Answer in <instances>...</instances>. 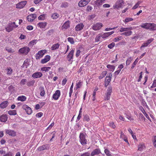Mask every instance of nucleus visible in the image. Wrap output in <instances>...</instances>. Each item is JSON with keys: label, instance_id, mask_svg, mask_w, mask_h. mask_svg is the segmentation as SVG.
<instances>
[{"label": "nucleus", "instance_id": "37998d69", "mask_svg": "<svg viewBox=\"0 0 156 156\" xmlns=\"http://www.w3.org/2000/svg\"><path fill=\"white\" fill-rule=\"evenodd\" d=\"M105 153L108 156H111V153L109 150L107 149H105L104 151Z\"/></svg>", "mask_w": 156, "mask_h": 156}, {"label": "nucleus", "instance_id": "864d4df0", "mask_svg": "<svg viewBox=\"0 0 156 156\" xmlns=\"http://www.w3.org/2000/svg\"><path fill=\"white\" fill-rule=\"evenodd\" d=\"M109 126L113 129H115V125L114 123L113 122H109Z\"/></svg>", "mask_w": 156, "mask_h": 156}, {"label": "nucleus", "instance_id": "6ab92c4d", "mask_svg": "<svg viewBox=\"0 0 156 156\" xmlns=\"http://www.w3.org/2000/svg\"><path fill=\"white\" fill-rule=\"evenodd\" d=\"M84 26L83 23H79L75 27V30L77 31H80L83 29Z\"/></svg>", "mask_w": 156, "mask_h": 156}, {"label": "nucleus", "instance_id": "58836bf2", "mask_svg": "<svg viewBox=\"0 0 156 156\" xmlns=\"http://www.w3.org/2000/svg\"><path fill=\"white\" fill-rule=\"evenodd\" d=\"M133 20V19L132 18L130 17H126L125 18L123 22L125 23H128L129 22L132 21Z\"/></svg>", "mask_w": 156, "mask_h": 156}, {"label": "nucleus", "instance_id": "680f3d73", "mask_svg": "<svg viewBox=\"0 0 156 156\" xmlns=\"http://www.w3.org/2000/svg\"><path fill=\"white\" fill-rule=\"evenodd\" d=\"M122 39V37H115L114 39V41L115 42H117L120 40Z\"/></svg>", "mask_w": 156, "mask_h": 156}, {"label": "nucleus", "instance_id": "a19ab883", "mask_svg": "<svg viewBox=\"0 0 156 156\" xmlns=\"http://www.w3.org/2000/svg\"><path fill=\"white\" fill-rule=\"evenodd\" d=\"M107 74V71H105L103 72L100 76L99 77V78L100 79H102L106 76Z\"/></svg>", "mask_w": 156, "mask_h": 156}, {"label": "nucleus", "instance_id": "393cba45", "mask_svg": "<svg viewBox=\"0 0 156 156\" xmlns=\"http://www.w3.org/2000/svg\"><path fill=\"white\" fill-rule=\"evenodd\" d=\"M47 25V23L46 22H40L37 24V26L38 27L41 28H44Z\"/></svg>", "mask_w": 156, "mask_h": 156}, {"label": "nucleus", "instance_id": "7ed1b4c3", "mask_svg": "<svg viewBox=\"0 0 156 156\" xmlns=\"http://www.w3.org/2000/svg\"><path fill=\"white\" fill-rule=\"evenodd\" d=\"M80 142L82 145H84L87 144V136L85 133H80Z\"/></svg>", "mask_w": 156, "mask_h": 156}, {"label": "nucleus", "instance_id": "774afa93", "mask_svg": "<svg viewBox=\"0 0 156 156\" xmlns=\"http://www.w3.org/2000/svg\"><path fill=\"white\" fill-rule=\"evenodd\" d=\"M153 143L154 146L156 147V136L154 137L153 140Z\"/></svg>", "mask_w": 156, "mask_h": 156}, {"label": "nucleus", "instance_id": "a878e982", "mask_svg": "<svg viewBox=\"0 0 156 156\" xmlns=\"http://www.w3.org/2000/svg\"><path fill=\"white\" fill-rule=\"evenodd\" d=\"M8 105V102L7 101H5L2 102L0 105V107L2 108H4L6 107Z\"/></svg>", "mask_w": 156, "mask_h": 156}, {"label": "nucleus", "instance_id": "72a5a7b5", "mask_svg": "<svg viewBox=\"0 0 156 156\" xmlns=\"http://www.w3.org/2000/svg\"><path fill=\"white\" fill-rule=\"evenodd\" d=\"M39 90L41 91L40 95L41 96H43L45 94V91H44V88L42 87H39Z\"/></svg>", "mask_w": 156, "mask_h": 156}, {"label": "nucleus", "instance_id": "0eeeda50", "mask_svg": "<svg viewBox=\"0 0 156 156\" xmlns=\"http://www.w3.org/2000/svg\"><path fill=\"white\" fill-rule=\"evenodd\" d=\"M30 50V49L28 47H25L20 48L19 51L20 53L24 55H27Z\"/></svg>", "mask_w": 156, "mask_h": 156}, {"label": "nucleus", "instance_id": "e2e57ef3", "mask_svg": "<svg viewBox=\"0 0 156 156\" xmlns=\"http://www.w3.org/2000/svg\"><path fill=\"white\" fill-rule=\"evenodd\" d=\"M90 153L87 152L82 154L80 156H90Z\"/></svg>", "mask_w": 156, "mask_h": 156}, {"label": "nucleus", "instance_id": "5701e85b", "mask_svg": "<svg viewBox=\"0 0 156 156\" xmlns=\"http://www.w3.org/2000/svg\"><path fill=\"white\" fill-rule=\"evenodd\" d=\"M8 119V117L6 115H2L0 116V121L2 122H6Z\"/></svg>", "mask_w": 156, "mask_h": 156}, {"label": "nucleus", "instance_id": "0e129e2a", "mask_svg": "<svg viewBox=\"0 0 156 156\" xmlns=\"http://www.w3.org/2000/svg\"><path fill=\"white\" fill-rule=\"evenodd\" d=\"M27 80L26 79H23L21 80L20 83L23 85H24L27 82Z\"/></svg>", "mask_w": 156, "mask_h": 156}, {"label": "nucleus", "instance_id": "de8ad7c7", "mask_svg": "<svg viewBox=\"0 0 156 156\" xmlns=\"http://www.w3.org/2000/svg\"><path fill=\"white\" fill-rule=\"evenodd\" d=\"M58 15L56 13H53L51 16L52 18L53 19H56L58 17Z\"/></svg>", "mask_w": 156, "mask_h": 156}, {"label": "nucleus", "instance_id": "2f4dec72", "mask_svg": "<svg viewBox=\"0 0 156 156\" xmlns=\"http://www.w3.org/2000/svg\"><path fill=\"white\" fill-rule=\"evenodd\" d=\"M47 145H43L41 146H40L37 149L39 151H41L46 149L47 147Z\"/></svg>", "mask_w": 156, "mask_h": 156}, {"label": "nucleus", "instance_id": "052dcab7", "mask_svg": "<svg viewBox=\"0 0 156 156\" xmlns=\"http://www.w3.org/2000/svg\"><path fill=\"white\" fill-rule=\"evenodd\" d=\"M68 6V4L66 2H64V3H63L61 5V7L62 8L63 7H67Z\"/></svg>", "mask_w": 156, "mask_h": 156}, {"label": "nucleus", "instance_id": "6e6552de", "mask_svg": "<svg viewBox=\"0 0 156 156\" xmlns=\"http://www.w3.org/2000/svg\"><path fill=\"white\" fill-rule=\"evenodd\" d=\"M108 75L106 77L105 81V87H107L110 82L112 76V74L111 73H110L108 74Z\"/></svg>", "mask_w": 156, "mask_h": 156}, {"label": "nucleus", "instance_id": "4468645a", "mask_svg": "<svg viewBox=\"0 0 156 156\" xmlns=\"http://www.w3.org/2000/svg\"><path fill=\"white\" fill-rule=\"evenodd\" d=\"M60 91L59 90L56 91L55 93L53 95L52 98L55 100H57L58 99L60 95Z\"/></svg>", "mask_w": 156, "mask_h": 156}, {"label": "nucleus", "instance_id": "8fccbe9b", "mask_svg": "<svg viewBox=\"0 0 156 156\" xmlns=\"http://www.w3.org/2000/svg\"><path fill=\"white\" fill-rule=\"evenodd\" d=\"M81 110H82V108H81L80 109L79 114L77 117V120H79L80 119V118H81V117L82 116Z\"/></svg>", "mask_w": 156, "mask_h": 156}, {"label": "nucleus", "instance_id": "9b49d317", "mask_svg": "<svg viewBox=\"0 0 156 156\" xmlns=\"http://www.w3.org/2000/svg\"><path fill=\"white\" fill-rule=\"evenodd\" d=\"M90 1V0H81L78 3L79 7H83L87 5Z\"/></svg>", "mask_w": 156, "mask_h": 156}, {"label": "nucleus", "instance_id": "f3484780", "mask_svg": "<svg viewBox=\"0 0 156 156\" xmlns=\"http://www.w3.org/2000/svg\"><path fill=\"white\" fill-rule=\"evenodd\" d=\"M101 153L100 150L99 149H96L91 152L90 156H94L95 155H98Z\"/></svg>", "mask_w": 156, "mask_h": 156}, {"label": "nucleus", "instance_id": "473e14b6", "mask_svg": "<svg viewBox=\"0 0 156 156\" xmlns=\"http://www.w3.org/2000/svg\"><path fill=\"white\" fill-rule=\"evenodd\" d=\"M35 81L34 80L28 81L27 82V85L28 87L33 86L35 83Z\"/></svg>", "mask_w": 156, "mask_h": 156}, {"label": "nucleus", "instance_id": "4be33fe9", "mask_svg": "<svg viewBox=\"0 0 156 156\" xmlns=\"http://www.w3.org/2000/svg\"><path fill=\"white\" fill-rule=\"evenodd\" d=\"M42 76V74L39 72H36L33 74L32 77L34 78H40Z\"/></svg>", "mask_w": 156, "mask_h": 156}, {"label": "nucleus", "instance_id": "a211bd4d", "mask_svg": "<svg viewBox=\"0 0 156 156\" xmlns=\"http://www.w3.org/2000/svg\"><path fill=\"white\" fill-rule=\"evenodd\" d=\"M114 33V31H112L110 32H107L102 34H101V37L103 39L106 38L110 35L113 34Z\"/></svg>", "mask_w": 156, "mask_h": 156}, {"label": "nucleus", "instance_id": "c756f323", "mask_svg": "<svg viewBox=\"0 0 156 156\" xmlns=\"http://www.w3.org/2000/svg\"><path fill=\"white\" fill-rule=\"evenodd\" d=\"M101 34H98V35L96 36L95 38V42H98L101 41Z\"/></svg>", "mask_w": 156, "mask_h": 156}, {"label": "nucleus", "instance_id": "bf43d9fd", "mask_svg": "<svg viewBox=\"0 0 156 156\" xmlns=\"http://www.w3.org/2000/svg\"><path fill=\"white\" fill-rule=\"evenodd\" d=\"M156 87V80H154L153 81L152 85L151 86V88H153Z\"/></svg>", "mask_w": 156, "mask_h": 156}, {"label": "nucleus", "instance_id": "338daca9", "mask_svg": "<svg viewBox=\"0 0 156 156\" xmlns=\"http://www.w3.org/2000/svg\"><path fill=\"white\" fill-rule=\"evenodd\" d=\"M67 81V80L66 78L64 79L62 81V84L63 85H64L66 83Z\"/></svg>", "mask_w": 156, "mask_h": 156}, {"label": "nucleus", "instance_id": "69168bd1", "mask_svg": "<svg viewBox=\"0 0 156 156\" xmlns=\"http://www.w3.org/2000/svg\"><path fill=\"white\" fill-rule=\"evenodd\" d=\"M80 50H78L76 51V57H78L80 55Z\"/></svg>", "mask_w": 156, "mask_h": 156}, {"label": "nucleus", "instance_id": "603ef678", "mask_svg": "<svg viewBox=\"0 0 156 156\" xmlns=\"http://www.w3.org/2000/svg\"><path fill=\"white\" fill-rule=\"evenodd\" d=\"M9 25L10 27H11L12 29L13 28H16L18 26L15 25V22L11 23Z\"/></svg>", "mask_w": 156, "mask_h": 156}, {"label": "nucleus", "instance_id": "1a4fd4ad", "mask_svg": "<svg viewBox=\"0 0 156 156\" xmlns=\"http://www.w3.org/2000/svg\"><path fill=\"white\" fill-rule=\"evenodd\" d=\"M46 52V51L45 50H42L39 51L36 55V59H38L42 57Z\"/></svg>", "mask_w": 156, "mask_h": 156}, {"label": "nucleus", "instance_id": "ddd939ff", "mask_svg": "<svg viewBox=\"0 0 156 156\" xmlns=\"http://www.w3.org/2000/svg\"><path fill=\"white\" fill-rule=\"evenodd\" d=\"M37 17L35 14H31L29 15L27 17V19L29 22L33 21Z\"/></svg>", "mask_w": 156, "mask_h": 156}, {"label": "nucleus", "instance_id": "f03ea898", "mask_svg": "<svg viewBox=\"0 0 156 156\" xmlns=\"http://www.w3.org/2000/svg\"><path fill=\"white\" fill-rule=\"evenodd\" d=\"M140 27L146 29L155 30H156V25L153 23H142Z\"/></svg>", "mask_w": 156, "mask_h": 156}, {"label": "nucleus", "instance_id": "b1692460", "mask_svg": "<svg viewBox=\"0 0 156 156\" xmlns=\"http://www.w3.org/2000/svg\"><path fill=\"white\" fill-rule=\"evenodd\" d=\"M50 59V56L49 55H47L46 56L45 58L42 59L41 62L42 64H44L48 62Z\"/></svg>", "mask_w": 156, "mask_h": 156}, {"label": "nucleus", "instance_id": "dca6fc26", "mask_svg": "<svg viewBox=\"0 0 156 156\" xmlns=\"http://www.w3.org/2000/svg\"><path fill=\"white\" fill-rule=\"evenodd\" d=\"M154 40V39L151 38L147 40L145 43H144L140 47V49H142L143 47L147 46L151 42Z\"/></svg>", "mask_w": 156, "mask_h": 156}, {"label": "nucleus", "instance_id": "aec40b11", "mask_svg": "<svg viewBox=\"0 0 156 156\" xmlns=\"http://www.w3.org/2000/svg\"><path fill=\"white\" fill-rule=\"evenodd\" d=\"M70 27V22L67 21L65 22L62 26V29H66L69 28Z\"/></svg>", "mask_w": 156, "mask_h": 156}, {"label": "nucleus", "instance_id": "49530a36", "mask_svg": "<svg viewBox=\"0 0 156 156\" xmlns=\"http://www.w3.org/2000/svg\"><path fill=\"white\" fill-rule=\"evenodd\" d=\"M139 119L140 120H145V119L143 115L141 113H140L139 114Z\"/></svg>", "mask_w": 156, "mask_h": 156}, {"label": "nucleus", "instance_id": "412c9836", "mask_svg": "<svg viewBox=\"0 0 156 156\" xmlns=\"http://www.w3.org/2000/svg\"><path fill=\"white\" fill-rule=\"evenodd\" d=\"M5 133L6 134H8L9 136H14L16 135L15 131L10 129L6 130Z\"/></svg>", "mask_w": 156, "mask_h": 156}, {"label": "nucleus", "instance_id": "2eb2a0df", "mask_svg": "<svg viewBox=\"0 0 156 156\" xmlns=\"http://www.w3.org/2000/svg\"><path fill=\"white\" fill-rule=\"evenodd\" d=\"M27 2L26 1H22L16 4V7L17 8H22L26 4Z\"/></svg>", "mask_w": 156, "mask_h": 156}, {"label": "nucleus", "instance_id": "f257e3e1", "mask_svg": "<svg viewBox=\"0 0 156 156\" xmlns=\"http://www.w3.org/2000/svg\"><path fill=\"white\" fill-rule=\"evenodd\" d=\"M132 29H133L132 27H122L120 28L119 31L120 32H124L121 34L122 35H124L126 36H128L132 34V32L131 30Z\"/></svg>", "mask_w": 156, "mask_h": 156}, {"label": "nucleus", "instance_id": "6e6d98bb", "mask_svg": "<svg viewBox=\"0 0 156 156\" xmlns=\"http://www.w3.org/2000/svg\"><path fill=\"white\" fill-rule=\"evenodd\" d=\"M82 85V83L81 81H79L78 83H76V88H79L81 87Z\"/></svg>", "mask_w": 156, "mask_h": 156}, {"label": "nucleus", "instance_id": "4d7b16f0", "mask_svg": "<svg viewBox=\"0 0 156 156\" xmlns=\"http://www.w3.org/2000/svg\"><path fill=\"white\" fill-rule=\"evenodd\" d=\"M6 31L8 32H10L12 30V28L11 27H10L9 25V27H7L5 28Z\"/></svg>", "mask_w": 156, "mask_h": 156}, {"label": "nucleus", "instance_id": "13d9d810", "mask_svg": "<svg viewBox=\"0 0 156 156\" xmlns=\"http://www.w3.org/2000/svg\"><path fill=\"white\" fill-rule=\"evenodd\" d=\"M115 46V43L114 42H112L111 43V44H108V47L112 49V48Z\"/></svg>", "mask_w": 156, "mask_h": 156}, {"label": "nucleus", "instance_id": "20e7f679", "mask_svg": "<svg viewBox=\"0 0 156 156\" xmlns=\"http://www.w3.org/2000/svg\"><path fill=\"white\" fill-rule=\"evenodd\" d=\"M124 4V2L122 0H118L115 5L113 6L114 9H119L120 8H122Z\"/></svg>", "mask_w": 156, "mask_h": 156}, {"label": "nucleus", "instance_id": "f8f14e48", "mask_svg": "<svg viewBox=\"0 0 156 156\" xmlns=\"http://www.w3.org/2000/svg\"><path fill=\"white\" fill-rule=\"evenodd\" d=\"M75 49H72L69 53L67 57V58L69 61H70L71 60L73 59L74 53Z\"/></svg>", "mask_w": 156, "mask_h": 156}, {"label": "nucleus", "instance_id": "cd10ccee", "mask_svg": "<svg viewBox=\"0 0 156 156\" xmlns=\"http://www.w3.org/2000/svg\"><path fill=\"white\" fill-rule=\"evenodd\" d=\"M60 46V44L57 43L54 44L51 47V49L52 50H54L58 49Z\"/></svg>", "mask_w": 156, "mask_h": 156}, {"label": "nucleus", "instance_id": "bb28decb", "mask_svg": "<svg viewBox=\"0 0 156 156\" xmlns=\"http://www.w3.org/2000/svg\"><path fill=\"white\" fill-rule=\"evenodd\" d=\"M139 109L143 113L144 115L145 116V117L148 119H150L149 116L145 112L144 109L142 106H140L139 108Z\"/></svg>", "mask_w": 156, "mask_h": 156}, {"label": "nucleus", "instance_id": "09e8293b", "mask_svg": "<svg viewBox=\"0 0 156 156\" xmlns=\"http://www.w3.org/2000/svg\"><path fill=\"white\" fill-rule=\"evenodd\" d=\"M83 120L88 122L90 120V118L89 115H85L84 117Z\"/></svg>", "mask_w": 156, "mask_h": 156}, {"label": "nucleus", "instance_id": "3c124183", "mask_svg": "<svg viewBox=\"0 0 156 156\" xmlns=\"http://www.w3.org/2000/svg\"><path fill=\"white\" fill-rule=\"evenodd\" d=\"M132 61V58H129L126 62V65H129L130 64Z\"/></svg>", "mask_w": 156, "mask_h": 156}, {"label": "nucleus", "instance_id": "5fc2aeb1", "mask_svg": "<svg viewBox=\"0 0 156 156\" xmlns=\"http://www.w3.org/2000/svg\"><path fill=\"white\" fill-rule=\"evenodd\" d=\"M53 30L51 29L47 31L46 35H48L49 36L51 35L53 33Z\"/></svg>", "mask_w": 156, "mask_h": 156}, {"label": "nucleus", "instance_id": "a18cd8bd", "mask_svg": "<svg viewBox=\"0 0 156 156\" xmlns=\"http://www.w3.org/2000/svg\"><path fill=\"white\" fill-rule=\"evenodd\" d=\"M67 40L71 44H74V42L73 38L69 37L67 38Z\"/></svg>", "mask_w": 156, "mask_h": 156}, {"label": "nucleus", "instance_id": "c03bdc74", "mask_svg": "<svg viewBox=\"0 0 156 156\" xmlns=\"http://www.w3.org/2000/svg\"><path fill=\"white\" fill-rule=\"evenodd\" d=\"M45 14H43L41 15L38 17V19L39 20H44L45 19Z\"/></svg>", "mask_w": 156, "mask_h": 156}, {"label": "nucleus", "instance_id": "c9c22d12", "mask_svg": "<svg viewBox=\"0 0 156 156\" xmlns=\"http://www.w3.org/2000/svg\"><path fill=\"white\" fill-rule=\"evenodd\" d=\"M108 68L109 69L110 71H113L115 69V66L110 65H108L107 66Z\"/></svg>", "mask_w": 156, "mask_h": 156}, {"label": "nucleus", "instance_id": "c85d7f7f", "mask_svg": "<svg viewBox=\"0 0 156 156\" xmlns=\"http://www.w3.org/2000/svg\"><path fill=\"white\" fill-rule=\"evenodd\" d=\"M26 99V97L23 95L19 96L17 98V100L18 101H25Z\"/></svg>", "mask_w": 156, "mask_h": 156}, {"label": "nucleus", "instance_id": "7c9ffc66", "mask_svg": "<svg viewBox=\"0 0 156 156\" xmlns=\"http://www.w3.org/2000/svg\"><path fill=\"white\" fill-rule=\"evenodd\" d=\"M37 40H34L30 42L28 44V46L30 47H31L35 45L37 42Z\"/></svg>", "mask_w": 156, "mask_h": 156}, {"label": "nucleus", "instance_id": "9d476101", "mask_svg": "<svg viewBox=\"0 0 156 156\" xmlns=\"http://www.w3.org/2000/svg\"><path fill=\"white\" fill-rule=\"evenodd\" d=\"M23 109L25 110L27 114L28 115H30L32 112V110L30 108L26 105H24L22 106Z\"/></svg>", "mask_w": 156, "mask_h": 156}, {"label": "nucleus", "instance_id": "39448f33", "mask_svg": "<svg viewBox=\"0 0 156 156\" xmlns=\"http://www.w3.org/2000/svg\"><path fill=\"white\" fill-rule=\"evenodd\" d=\"M103 26L102 23H98L93 24L92 26V28L94 30L97 31L100 30Z\"/></svg>", "mask_w": 156, "mask_h": 156}, {"label": "nucleus", "instance_id": "423d86ee", "mask_svg": "<svg viewBox=\"0 0 156 156\" xmlns=\"http://www.w3.org/2000/svg\"><path fill=\"white\" fill-rule=\"evenodd\" d=\"M112 92V87L111 86L108 87L106 94V97L105 98V100H108L110 99Z\"/></svg>", "mask_w": 156, "mask_h": 156}, {"label": "nucleus", "instance_id": "4c0bfd02", "mask_svg": "<svg viewBox=\"0 0 156 156\" xmlns=\"http://www.w3.org/2000/svg\"><path fill=\"white\" fill-rule=\"evenodd\" d=\"M145 146L144 144H140L138 146V150L141 151L145 148Z\"/></svg>", "mask_w": 156, "mask_h": 156}, {"label": "nucleus", "instance_id": "ea45409f", "mask_svg": "<svg viewBox=\"0 0 156 156\" xmlns=\"http://www.w3.org/2000/svg\"><path fill=\"white\" fill-rule=\"evenodd\" d=\"M6 70L7 72V74L9 75H10L12 73L13 71L12 69L10 67L7 68Z\"/></svg>", "mask_w": 156, "mask_h": 156}, {"label": "nucleus", "instance_id": "79ce46f5", "mask_svg": "<svg viewBox=\"0 0 156 156\" xmlns=\"http://www.w3.org/2000/svg\"><path fill=\"white\" fill-rule=\"evenodd\" d=\"M138 58H137L136 60H135V61H134V62H133V63L132 65V66L131 67V69H133L134 67H135L136 65V64L138 62Z\"/></svg>", "mask_w": 156, "mask_h": 156}, {"label": "nucleus", "instance_id": "f704fd0d", "mask_svg": "<svg viewBox=\"0 0 156 156\" xmlns=\"http://www.w3.org/2000/svg\"><path fill=\"white\" fill-rule=\"evenodd\" d=\"M8 113L10 115H15L16 114V112L15 110H10L8 112Z\"/></svg>", "mask_w": 156, "mask_h": 156}, {"label": "nucleus", "instance_id": "e433bc0d", "mask_svg": "<svg viewBox=\"0 0 156 156\" xmlns=\"http://www.w3.org/2000/svg\"><path fill=\"white\" fill-rule=\"evenodd\" d=\"M51 67H44L41 68V70L46 72L49 71Z\"/></svg>", "mask_w": 156, "mask_h": 156}]
</instances>
